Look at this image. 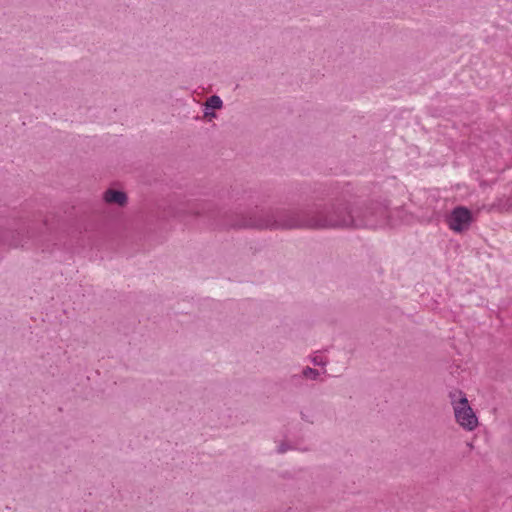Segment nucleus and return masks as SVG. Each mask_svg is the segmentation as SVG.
<instances>
[{"label": "nucleus", "mask_w": 512, "mask_h": 512, "mask_svg": "<svg viewBox=\"0 0 512 512\" xmlns=\"http://www.w3.org/2000/svg\"><path fill=\"white\" fill-rule=\"evenodd\" d=\"M358 207L335 206L310 212L290 211L278 214V219L259 223L261 228H361L373 226L374 220L358 219Z\"/></svg>", "instance_id": "f257e3e1"}, {"label": "nucleus", "mask_w": 512, "mask_h": 512, "mask_svg": "<svg viewBox=\"0 0 512 512\" xmlns=\"http://www.w3.org/2000/svg\"><path fill=\"white\" fill-rule=\"evenodd\" d=\"M451 405L456 422L466 431H473L478 426V418L471 408L465 394L461 391L451 392Z\"/></svg>", "instance_id": "f03ea898"}, {"label": "nucleus", "mask_w": 512, "mask_h": 512, "mask_svg": "<svg viewBox=\"0 0 512 512\" xmlns=\"http://www.w3.org/2000/svg\"><path fill=\"white\" fill-rule=\"evenodd\" d=\"M361 212H358V219H368L376 221L373 226H367L366 228H374L377 226H383L390 224L389 214L390 211L387 206L382 204H371L365 207H358Z\"/></svg>", "instance_id": "7ed1b4c3"}, {"label": "nucleus", "mask_w": 512, "mask_h": 512, "mask_svg": "<svg viewBox=\"0 0 512 512\" xmlns=\"http://www.w3.org/2000/svg\"><path fill=\"white\" fill-rule=\"evenodd\" d=\"M472 222L471 212L465 207H456L448 217V226L457 233L466 231Z\"/></svg>", "instance_id": "20e7f679"}, {"label": "nucleus", "mask_w": 512, "mask_h": 512, "mask_svg": "<svg viewBox=\"0 0 512 512\" xmlns=\"http://www.w3.org/2000/svg\"><path fill=\"white\" fill-rule=\"evenodd\" d=\"M102 199L106 204H113L120 207H124L128 203V197L126 193L121 190H116L113 188L107 189L103 193Z\"/></svg>", "instance_id": "39448f33"}, {"label": "nucleus", "mask_w": 512, "mask_h": 512, "mask_svg": "<svg viewBox=\"0 0 512 512\" xmlns=\"http://www.w3.org/2000/svg\"><path fill=\"white\" fill-rule=\"evenodd\" d=\"M223 106V102L221 98L217 95H213L209 97L205 102V107L210 110L221 109Z\"/></svg>", "instance_id": "423d86ee"}, {"label": "nucleus", "mask_w": 512, "mask_h": 512, "mask_svg": "<svg viewBox=\"0 0 512 512\" xmlns=\"http://www.w3.org/2000/svg\"><path fill=\"white\" fill-rule=\"evenodd\" d=\"M294 449H295V447L289 441H286V440L280 441L276 446V452L278 454H284V453H286L288 451H292Z\"/></svg>", "instance_id": "0eeeda50"}, {"label": "nucleus", "mask_w": 512, "mask_h": 512, "mask_svg": "<svg viewBox=\"0 0 512 512\" xmlns=\"http://www.w3.org/2000/svg\"><path fill=\"white\" fill-rule=\"evenodd\" d=\"M302 375L307 379L317 380L320 376V373L316 369H313L311 367H305L302 371Z\"/></svg>", "instance_id": "6e6552de"}, {"label": "nucleus", "mask_w": 512, "mask_h": 512, "mask_svg": "<svg viewBox=\"0 0 512 512\" xmlns=\"http://www.w3.org/2000/svg\"><path fill=\"white\" fill-rule=\"evenodd\" d=\"M312 363L314 365H318V366H324L326 364V362L319 356H315L312 358Z\"/></svg>", "instance_id": "1a4fd4ad"}, {"label": "nucleus", "mask_w": 512, "mask_h": 512, "mask_svg": "<svg viewBox=\"0 0 512 512\" xmlns=\"http://www.w3.org/2000/svg\"><path fill=\"white\" fill-rule=\"evenodd\" d=\"M204 116H205V117H215V113H214V112H212V111H210V109H207V108L205 107Z\"/></svg>", "instance_id": "9d476101"}, {"label": "nucleus", "mask_w": 512, "mask_h": 512, "mask_svg": "<svg viewBox=\"0 0 512 512\" xmlns=\"http://www.w3.org/2000/svg\"><path fill=\"white\" fill-rule=\"evenodd\" d=\"M301 418H302L303 420H307V419H306V418H307V415H304V413H301Z\"/></svg>", "instance_id": "9b49d317"}, {"label": "nucleus", "mask_w": 512, "mask_h": 512, "mask_svg": "<svg viewBox=\"0 0 512 512\" xmlns=\"http://www.w3.org/2000/svg\"><path fill=\"white\" fill-rule=\"evenodd\" d=\"M301 418H302L303 420H307V419H306V418H307V415H304V413H301Z\"/></svg>", "instance_id": "f8f14e48"}]
</instances>
